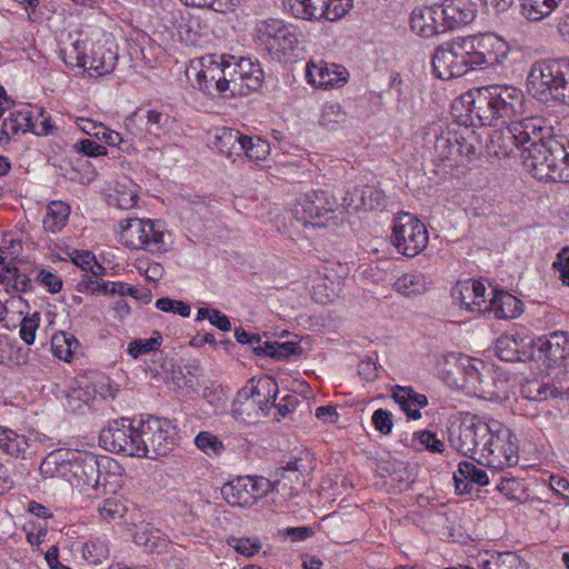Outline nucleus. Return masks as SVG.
Wrapping results in <instances>:
<instances>
[{"label":"nucleus","instance_id":"60","mask_svg":"<svg viewBox=\"0 0 569 569\" xmlns=\"http://www.w3.org/2000/svg\"><path fill=\"white\" fill-rule=\"evenodd\" d=\"M60 455L61 457L59 459L57 478L63 479L71 485V480H73L74 476L73 467L76 451L60 449Z\"/></svg>","mask_w":569,"mask_h":569},{"label":"nucleus","instance_id":"53","mask_svg":"<svg viewBox=\"0 0 569 569\" xmlns=\"http://www.w3.org/2000/svg\"><path fill=\"white\" fill-rule=\"evenodd\" d=\"M194 443L198 449H200L208 456H219L224 450L222 441L217 436L209 431L199 432L194 438Z\"/></svg>","mask_w":569,"mask_h":569},{"label":"nucleus","instance_id":"5","mask_svg":"<svg viewBox=\"0 0 569 569\" xmlns=\"http://www.w3.org/2000/svg\"><path fill=\"white\" fill-rule=\"evenodd\" d=\"M278 393V382L271 376L252 378L237 392L231 406V416L246 425L256 423L269 416Z\"/></svg>","mask_w":569,"mask_h":569},{"label":"nucleus","instance_id":"49","mask_svg":"<svg viewBox=\"0 0 569 569\" xmlns=\"http://www.w3.org/2000/svg\"><path fill=\"white\" fill-rule=\"evenodd\" d=\"M34 116L28 108L11 112L10 117L3 121L4 127H9L12 133L19 131L31 132L34 122Z\"/></svg>","mask_w":569,"mask_h":569},{"label":"nucleus","instance_id":"19","mask_svg":"<svg viewBox=\"0 0 569 569\" xmlns=\"http://www.w3.org/2000/svg\"><path fill=\"white\" fill-rule=\"evenodd\" d=\"M448 441L450 447L466 457L473 458L477 453L475 437V415L470 412H459L450 421L448 430Z\"/></svg>","mask_w":569,"mask_h":569},{"label":"nucleus","instance_id":"38","mask_svg":"<svg viewBox=\"0 0 569 569\" xmlns=\"http://www.w3.org/2000/svg\"><path fill=\"white\" fill-rule=\"evenodd\" d=\"M70 206L63 201H51L43 218V228L50 232L60 231L67 223L70 216Z\"/></svg>","mask_w":569,"mask_h":569},{"label":"nucleus","instance_id":"17","mask_svg":"<svg viewBox=\"0 0 569 569\" xmlns=\"http://www.w3.org/2000/svg\"><path fill=\"white\" fill-rule=\"evenodd\" d=\"M529 347L533 348L535 360L543 361L547 367L558 366L569 357V331H552L531 339Z\"/></svg>","mask_w":569,"mask_h":569},{"label":"nucleus","instance_id":"61","mask_svg":"<svg viewBox=\"0 0 569 569\" xmlns=\"http://www.w3.org/2000/svg\"><path fill=\"white\" fill-rule=\"evenodd\" d=\"M412 442L418 440L421 446H423L425 449L431 451V452H442L445 449V445L442 441H440L435 432H431L429 430H422L415 432L411 438Z\"/></svg>","mask_w":569,"mask_h":569},{"label":"nucleus","instance_id":"44","mask_svg":"<svg viewBox=\"0 0 569 569\" xmlns=\"http://www.w3.org/2000/svg\"><path fill=\"white\" fill-rule=\"evenodd\" d=\"M60 56L68 67H78L87 70L88 54L86 52V42L82 40H76L72 42L71 48L61 49Z\"/></svg>","mask_w":569,"mask_h":569},{"label":"nucleus","instance_id":"43","mask_svg":"<svg viewBox=\"0 0 569 569\" xmlns=\"http://www.w3.org/2000/svg\"><path fill=\"white\" fill-rule=\"evenodd\" d=\"M555 388H551L548 383L538 379L529 380L520 388V393L523 399L538 402L545 401L549 397H555Z\"/></svg>","mask_w":569,"mask_h":569},{"label":"nucleus","instance_id":"36","mask_svg":"<svg viewBox=\"0 0 569 569\" xmlns=\"http://www.w3.org/2000/svg\"><path fill=\"white\" fill-rule=\"evenodd\" d=\"M243 139L244 134L239 130L222 128L216 136V147L227 157L241 156L244 148Z\"/></svg>","mask_w":569,"mask_h":569},{"label":"nucleus","instance_id":"39","mask_svg":"<svg viewBox=\"0 0 569 569\" xmlns=\"http://www.w3.org/2000/svg\"><path fill=\"white\" fill-rule=\"evenodd\" d=\"M561 0H521V12L530 21H541L550 16Z\"/></svg>","mask_w":569,"mask_h":569},{"label":"nucleus","instance_id":"8","mask_svg":"<svg viewBox=\"0 0 569 569\" xmlns=\"http://www.w3.org/2000/svg\"><path fill=\"white\" fill-rule=\"evenodd\" d=\"M337 208V199L330 191L310 190L297 198L292 214L305 228H325Z\"/></svg>","mask_w":569,"mask_h":569},{"label":"nucleus","instance_id":"7","mask_svg":"<svg viewBox=\"0 0 569 569\" xmlns=\"http://www.w3.org/2000/svg\"><path fill=\"white\" fill-rule=\"evenodd\" d=\"M139 458L158 459L167 456L178 445L177 426L167 418L149 416L138 422Z\"/></svg>","mask_w":569,"mask_h":569},{"label":"nucleus","instance_id":"30","mask_svg":"<svg viewBox=\"0 0 569 569\" xmlns=\"http://www.w3.org/2000/svg\"><path fill=\"white\" fill-rule=\"evenodd\" d=\"M236 63L239 73V81L244 86V96L250 92L258 91L264 79V73L259 61H253L246 57H236Z\"/></svg>","mask_w":569,"mask_h":569},{"label":"nucleus","instance_id":"57","mask_svg":"<svg viewBox=\"0 0 569 569\" xmlns=\"http://www.w3.org/2000/svg\"><path fill=\"white\" fill-rule=\"evenodd\" d=\"M345 120V113L339 104L328 103L323 107L319 124L328 130H333L338 123Z\"/></svg>","mask_w":569,"mask_h":569},{"label":"nucleus","instance_id":"50","mask_svg":"<svg viewBox=\"0 0 569 569\" xmlns=\"http://www.w3.org/2000/svg\"><path fill=\"white\" fill-rule=\"evenodd\" d=\"M242 154L250 160H264L270 152L269 142L260 137H249L244 134Z\"/></svg>","mask_w":569,"mask_h":569},{"label":"nucleus","instance_id":"52","mask_svg":"<svg viewBox=\"0 0 569 569\" xmlns=\"http://www.w3.org/2000/svg\"><path fill=\"white\" fill-rule=\"evenodd\" d=\"M496 488L509 500L525 502L528 499L525 486L515 478H501Z\"/></svg>","mask_w":569,"mask_h":569},{"label":"nucleus","instance_id":"28","mask_svg":"<svg viewBox=\"0 0 569 569\" xmlns=\"http://www.w3.org/2000/svg\"><path fill=\"white\" fill-rule=\"evenodd\" d=\"M485 368V362L468 356H461L456 363L457 373L461 376V381L455 383L458 388L468 392H476L482 382L480 369Z\"/></svg>","mask_w":569,"mask_h":569},{"label":"nucleus","instance_id":"42","mask_svg":"<svg viewBox=\"0 0 569 569\" xmlns=\"http://www.w3.org/2000/svg\"><path fill=\"white\" fill-rule=\"evenodd\" d=\"M146 230L148 234L146 250L150 252H167L169 250L170 242L167 241V238H170V234H166L159 221L148 220Z\"/></svg>","mask_w":569,"mask_h":569},{"label":"nucleus","instance_id":"11","mask_svg":"<svg viewBox=\"0 0 569 569\" xmlns=\"http://www.w3.org/2000/svg\"><path fill=\"white\" fill-rule=\"evenodd\" d=\"M316 468V457L309 450L302 449L280 460L274 471L276 480H282L280 492L292 498L298 493L297 486H306L308 478Z\"/></svg>","mask_w":569,"mask_h":569},{"label":"nucleus","instance_id":"3","mask_svg":"<svg viewBox=\"0 0 569 569\" xmlns=\"http://www.w3.org/2000/svg\"><path fill=\"white\" fill-rule=\"evenodd\" d=\"M528 92L541 102L569 106V57L543 59L531 64Z\"/></svg>","mask_w":569,"mask_h":569},{"label":"nucleus","instance_id":"14","mask_svg":"<svg viewBox=\"0 0 569 569\" xmlns=\"http://www.w3.org/2000/svg\"><path fill=\"white\" fill-rule=\"evenodd\" d=\"M470 51L472 70H485L501 66L508 57V43L493 33L466 37Z\"/></svg>","mask_w":569,"mask_h":569},{"label":"nucleus","instance_id":"35","mask_svg":"<svg viewBox=\"0 0 569 569\" xmlns=\"http://www.w3.org/2000/svg\"><path fill=\"white\" fill-rule=\"evenodd\" d=\"M124 132L120 133L113 131V133H108L107 140L108 146L117 147L118 150L128 154H136L139 151V146L147 140L143 137H136L131 132V126L129 124L128 118L124 119Z\"/></svg>","mask_w":569,"mask_h":569},{"label":"nucleus","instance_id":"56","mask_svg":"<svg viewBox=\"0 0 569 569\" xmlns=\"http://www.w3.org/2000/svg\"><path fill=\"white\" fill-rule=\"evenodd\" d=\"M458 469L459 475L467 478L472 485L486 486L489 483L486 471L470 461H461L458 465Z\"/></svg>","mask_w":569,"mask_h":569},{"label":"nucleus","instance_id":"24","mask_svg":"<svg viewBox=\"0 0 569 569\" xmlns=\"http://www.w3.org/2000/svg\"><path fill=\"white\" fill-rule=\"evenodd\" d=\"M197 84L209 97L221 96L227 98L229 82L226 81L223 71H220L218 61L211 58L209 64H203V68L198 72Z\"/></svg>","mask_w":569,"mask_h":569},{"label":"nucleus","instance_id":"4","mask_svg":"<svg viewBox=\"0 0 569 569\" xmlns=\"http://www.w3.org/2000/svg\"><path fill=\"white\" fill-rule=\"evenodd\" d=\"M74 488H92L103 493L116 492L122 485L123 468L109 456H97L89 451H77L74 455Z\"/></svg>","mask_w":569,"mask_h":569},{"label":"nucleus","instance_id":"58","mask_svg":"<svg viewBox=\"0 0 569 569\" xmlns=\"http://www.w3.org/2000/svg\"><path fill=\"white\" fill-rule=\"evenodd\" d=\"M156 308L163 312H171L174 315H179L183 318L190 316L191 308L188 303L180 300H173L171 298L164 297L160 298L156 301Z\"/></svg>","mask_w":569,"mask_h":569},{"label":"nucleus","instance_id":"63","mask_svg":"<svg viewBox=\"0 0 569 569\" xmlns=\"http://www.w3.org/2000/svg\"><path fill=\"white\" fill-rule=\"evenodd\" d=\"M80 128L86 134L94 137L107 144L109 141V139L107 140L108 133H113L114 131L107 128L104 124L97 123L90 119H81Z\"/></svg>","mask_w":569,"mask_h":569},{"label":"nucleus","instance_id":"33","mask_svg":"<svg viewBox=\"0 0 569 569\" xmlns=\"http://www.w3.org/2000/svg\"><path fill=\"white\" fill-rule=\"evenodd\" d=\"M479 569H529L528 563L516 552L486 553L478 561Z\"/></svg>","mask_w":569,"mask_h":569},{"label":"nucleus","instance_id":"37","mask_svg":"<svg viewBox=\"0 0 569 569\" xmlns=\"http://www.w3.org/2000/svg\"><path fill=\"white\" fill-rule=\"evenodd\" d=\"M218 66L220 71H223L228 84L227 98L234 96H244V86L239 81V73L237 70L236 57L230 54H222L219 57Z\"/></svg>","mask_w":569,"mask_h":569},{"label":"nucleus","instance_id":"15","mask_svg":"<svg viewBox=\"0 0 569 569\" xmlns=\"http://www.w3.org/2000/svg\"><path fill=\"white\" fill-rule=\"evenodd\" d=\"M283 6L298 19L337 21L352 8V0H283Z\"/></svg>","mask_w":569,"mask_h":569},{"label":"nucleus","instance_id":"21","mask_svg":"<svg viewBox=\"0 0 569 569\" xmlns=\"http://www.w3.org/2000/svg\"><path fill=\"white\" fill-rule=\"evenodd\" d=\"M486 287L475 279L459 281L451 290L452 299L465 307L466 310L485 315V305L488 300Z\"/></svg>","mask_w":569,"mask_h":569},{"label":"nucleus","instance_id":"18","mask_svg":"<svg viewBox=\"0 0 569 569\" xmlns=\"http://www.w3.org/2000/svg\"><path fill=\"white\" fill-rule=\"evenodd\" d=\"M133 136L143 137L149 141V136L159 138L168 128L170 116L159 109L138 108L128 117Z\"/></svg>","mask_w":569,"mask_h":569},{"label":"nucleus","instance_id":"59","mask_svg":"<svg viewBox=\"0 0 569 569\" xmlns=\"http://www.w3.org/2000/svg\"><path fill=\"white\" fill-rule=\"evenodd\" d=\"M39 322L40 315L39 312H34L31 316L24 317L20 323V338L29 346L34 342Z\"/></svg>","mask_w":569,"mask_h":569},{"label":"nucleus","instance_id":"6","mask_svg":"<svg viewBox=\"0 0 569 569\" xmlns=\"http://www.w3.org/2000/svg\"><path fill=\"white\" fill-rule=\"evenodd\" d=\"M541 118L531 117L520 120L508 121L506 126L493 129L489 133V142L487 143V151L495 157H510L516 152L523 159L531 140H539L541 133Z\"/></svg>","mask_w":569,"mask_h":569},{"label":"nucleus","instance_id":"1","mask_svg":"<svg viewBox=\"0 0 569 569\" xmlns=\"http://www.w3.org/2000/svg\"><path fill=\"white\" fill-rule=\"evenodd\" d=\"M526 97L512 86H485L469 90L452 103L459 124L469 127L506 124L525 112Z\"/></svg>","mask_w":569,"mask_h":569},{"label":"nucleus","instance_id":"26","mask_svg":"<svg viewBox=\"0 0 569 569\" xmlns=\"http://www.w3.org/2000/svg\"><path fill=\"white\" fill-rule=\"evenodd\" d=\"M496 355L506 362L535 360L533 348L526 349L525 338L521 336H501L496 341Z\"/></svg>","mask_w":569,"mask_h":569},{"label":"nucleus","instance_id":"25","mask_svg":"<svg viewBox=\"0 0 569 569\" xmlns=\"http://www.w3.org/2000/svg\"><path fill=\"white\" fill-rule=\"evenodd\" d=\"M3 250L0 247V283L4 287L6 291L16 296L19 293H27L33 291V284L30 277L22 272L18 267L12 263H4Z\"/></svg>","mask_w":569,"mask_h":569},{"label":"nucleus","instance_id":"32","mask_svg":"<svg viewBox=\"0 0 569 569\" xmlns=\"http://www.w3.org/2000/svg\"><path fill=\"white\" fill-rule=\"evenodd\" d=\"M148 220L129 218L120 222V234L126 247L130 249H144L148 243Z\"/></svg>","mask_w":569,"mask_h":569},{"label":"nucleus","instance_id":"64","mask_svg":"<svg viewBox=\"0 0 569 569\" xmlns=\"http://www.w3.org/2000/svg\"><path fill=\"white\" fill-rule=\"evenodd\" d=\"M57 127L52 124L51 117L40 109L38 117H36L31 132L36 136H50L53 134Z\"/></svg>","mask_w":569,"mask_h":569},{"label":"nucleus","instance_id":"31","mask_svg":"<svg viewBox=\"0 0 569 569\" xmlns=\"http://www.w3.org/2000/svg\"><path fill=\"white\" fill-rule=\"evenodd\" d=\"M249 476L237 477L224 483L221 493L228 505L232 507H250L253 505V498L249 490Z\"/></svg>","mask_w":569,"mask_h":569},{"label":"nucleus","instance_id":"29","mask_svg":"<svg viewBox=\"0 0 569 569\" xmlns=\"http://www.w3.org/2000/svg\"><path fill=\"white\" fill-rule=\"evenodd\" d=\"M437 17H441L438 4L415 8L410 17V28L421 37H433L438 31Z\"/></svg>","mask_w":569,"mask_h":569},{"label":"nucleus","instance_id":"46","mask_svg":"<svg viewBox=\"0 0 569 569\" xmlns=\"http://www.w3.org/2000/svg\"><path fill=\"white\" fill-rule=\"evenodd\" d=\"M475 430L477 431V435L475 437L476 442V450L477 452H480V449L482 448L483 442L490 437L493 436L495 432H497V437L499 438V431L502 430V422L490 419L488 421L483 420L481 417L475 415Z\"/></svg>","mask_w":569,"mask_h":569},{"label":"nucleus","instance_id":"55","mask_svg":"<svg viewBox=\"0 0 569 569\" xmlns=\"http://www.w3.org/2000/svg\"><path fill=\"white\" fill-rule=\"evenodd\" d=\"M302 401L295 393H287L280 400L276 399V405H271V409H276V419L279 421L280 418H287L292 412L296 411L297 407L300 406Z\"/></svg>","mask_w":569,"mask_h":569},{"label":"nucleus","instance_id":"41","mask_svg":"<svg viewBox=\"0 0 569 569\" xmlns=\"http://www.w3.org/2000/svg\"><path fill=\"white\" fill-rule=\"evenodd\" d=\"M395 289L407 297L422 295L427 287L421 273H405L393 283Z\"/></svg>","mask_w":569,"mask_h":569},{"label":"nucleus","instance_id":"9","mask_svg":"<svg viewBox=\"0 0 569 569\" xmlns=\"http://www.w3.org/2000/svg\"><path fill=\"white\" fill-rule=\"evenodd\" d=\"M470 47L466 37H457L439 44L432 54L431 66L435 76L442 80L458 78L472 70Z\"/></svg>","mask_w":569,"mask_h":569},{"label":"nucleus","instance_id":"23","mask_svg":"<svg viewBox=\"0 0 569 569\" xmlns=\"http://www.w3.org/2000/svg\"><path fill=\"white\" fill-rule=\"evenodd\" d=\"M438 6L441 19L451 30L472 22L477 16L476 4L471 0H443Z\"/></svg>","mask_w":569,"mask_h":569},{"label":"nucleus","instance_id":"40","mask_svg":"<svg viewBox=\"0 0 569 569\" xmlns=\"http://www.w3.org/2000/svg\"><path fill=\"white\" fill-rule=\"evenodd\" d=\"M64 408L71 412L82 411L90 400V392L81 387L70 386L60 391L57 396Z\"/></svg>","mask_w":569,"mask_h":569},{"label":"nucleus","instance_id":"34","mask_svg":"<svg viewBox=\"0 0 569 569\" xmlns=\"http://www.w3.org/2000/svg\"><path fill=\"white\" fill-rule=\"evenodd\" d=\"M118 60L117 53L103 44H96L88 54L87 69L92 70L97 76H104L113 71Z\"/></svg>","mask_w":569,"mask_h":569},{"label":"nucleus","instance_id":"47","mask_svg":"<svg viewBox=\"0 0 569 569\" xmlns=\"http://www.w3.org/2000/svg\"><path fill=\"white\" fill-rule=\"evenodd\" d=\"M460 138L459 132H441L436 137L433 152L438 160L443 161L455 156V142Z\"/></svg>","mask_w":569,"mask_h":569},{"label":"nucleus","instance_id":"48","mask_svg":"<svg viewBox=\"0 0 569 569\" xmlns=\"http://www.w3.org/2000/svg\"><path fill=\"white\" fill-rule=\"evenodd\" d=\"M162 343V336L159 331H154L148 339H134L128 345V353L133 358L138 359L143 355H148L156 351Z\"/></svg>","mask_w":569,"mask_h":569},{"label":"nucleus","instance_id":"54","mask_svg":"<svg viewBox=\"0 0 569 569\" xmlns=\"http://www.w3.org/2000/svg\"><path fill=\"white\" fill-rule=\"evenodd\" d=\"M229 546H231L238 553L243 555L246 557H252L257 555L261 548L262 543L258 538H236L232 537L228 540Z\"/></svg>","mask_w":569,"mask_h":569},{"label":"nucleus","instance_id":"27","mask_svg":"<svg viewBox=\"0 0 569 569\" xmlns=\"http://www.w3.org/2000/svg\"><path fill=\"white\" fill-rule=\"evenodd\" d=\"M34 443L24 435H19L14 430L0 426V449L17 458L29 459L33 455Z\"/></svg>","mask_w":569,"mask_h":569},{"label":"nucleus","instance_id":"62","mask_svg":"<svg viewBox=\"0 0 569 569\" xmlns=\"http://www.w3.org/2000/svg\"><path fill=\"white\" fill-rule=\"evenodd\" d=\"M363 211L385 207V193L370 186H363Z\"/></svg>","mask_w":569,"mask_h":569},{"label":"nucleus","instance_id":"51","mask_svg":"<svg viewBox=\"0 0 569 569\" xmlns=\"http://www.w3.org/2000/svg\"><path fill=\"white\" fill-rule=\"evenodd\" d=\"M250 482H249V490L250 495L253 498V505L261 499L262 497L267 496L269 492L277 491L280 492V486L282 480H269L264 477H251L249 476Z\"/></svg>","mask_w":569,"mask_h":569},{"label":"nucleus","instance_id":"2","mask_svg":"<svg viewBox=\"0 0 569 569\" xmlns=\"http://www.w3.org/2000/svg\"><path fill=\"white\" fill-rule=\"evenodd\" d=\"M538 137L525 149V167L540 181L569 183V139L552 137L545 122Z\"/></svg>","mask_w":569,"mask_h":569},{"label":"nucleus","instance_id":"12","mask_svg":"<svg viewBox=\"0 0 569 569\" xmlns=\"http://www.w3.org/2000/svg\"><path fill=\"white\" fill-rule=\"evenodd\" d=\"M254 32L256 43L269 53L293 51L299 43L297 28L279 19L259 21Z\"/></svg>","mask_w":569,"mask_h":569},{"label":"nucleus","instance_id":"45","mask_svg":"<svg viewBox=\"0 0 569 569\" xmlns=\"http://www.w3.org/2000/svg\"><path fill=\"white\" fill-rule=\"evenodd\" d=\"M109 286L110 288L107 289L108 295H118L120 297L130 296L144 305H148L152 299L151 290L147 288L139 289L120 281H111Z\"/></svg>","mask_w":569,"mask_h":569},{"label":"nucleus","instance_id":"10","mask_svg":"<svg viewBox=\"0 0 569 569\" xmlns=\"http://www.w3.org/2000/svg\"><path fill=\"white\" fill-rule=\"evenodd\" d=\"M502 430L490 436L480 449V457L477 461L495 470H501L505 467H512L519 460V446L516 435L502 423Z\"/></svg>","mask_w":569,"mask_h":569},{"label":"nucleus","instance_id":"16","mask_svg":"<svg viewBox=\"0 0 569 569\" xmlns=\"http://www.w3.org/2000/svg\"><path fill=\"white\" fill-rule=\"evenodd\" d=\"M138 426L122 418L113 420L103 428L99 435V443L110 452L123 453L128 457H138Z\"/></svg>","mask_w":569,"mask_h":569},{"label":"nucleus","instance_id":"22","mask_svg":"<svg viewBox=\"0 0 569 569\" xmlns=\"http://www.w3.org/2000/svg\"><path fill=\"white\" fill-rule=\"evenodd\" d=\"M486 302L485 315H493L497 319H515L523 312V302L502 289H492Z\"/></svg>","mask_w":569,"mask_h":569},{"label":"nucleus","instance_id":"20","mask_svg":"<svg viewBox=\"0 0 569 569\" xmlns=\"http://www.w3.org/2000/svg\"><path fill=\"white\" fill-rule=\"evenodd\" d=\"M349 72L345 67L335 63L320 61L310 62L306 68L308 82L320 89H332L343 86L348 80Z\"/></svg>","mask_w":569,"mask_h":569},{"label":"nucleus","instance_id":"13","mask_svg":"<svg viewBox=\"0 0 569 569\" xmlns=\"http://www.w3.org/2000/svg\"><path fill=\"white\" fill-rule=\"evenodd\" d=\"M426 226L410 213L400 216L392 228L391 242L406 257L418 256L428 244Z\"/></svg>","mask_w":569,"mask_h":569}]
</instances>
